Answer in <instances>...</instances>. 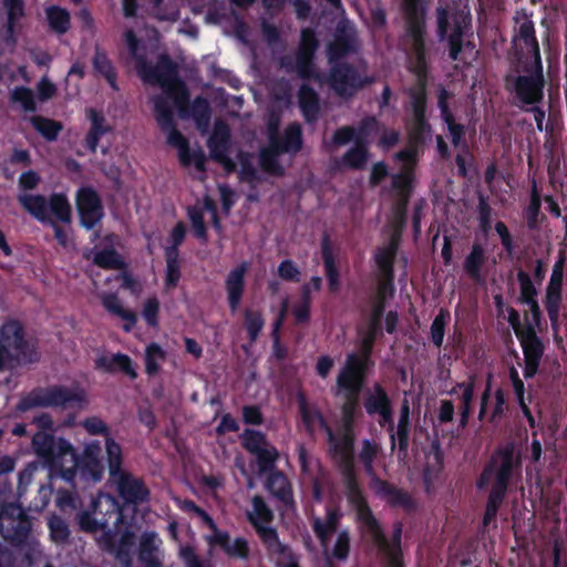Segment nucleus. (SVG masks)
I'll return each mask as SVG.
<instances>
[{
  "label": "nucleus",
  "mask_w": 567,
  "mask_h": 567,
  "mask_svg": "<svg viewBox=\"0 0 567 567\" xmlns=\"http://www.w3.org/2000/svg\"><path fill=\"white\" fill-rule=\"evenodd\" d=\"M40 181L41 178L38 173L29 171L20 176L19 186L25 190L34 189L39 185Z\"/></svg>",
  "instance_id": "51"
},
{
  "label": "nucleus",
  "mask_w": 567,
  "mask_h": 567,
  "mask_svg": "<svg viewBox=\"0 0 567 567\" xmlns=\"http://www.w3.org/2000/svg\"><path fill=\"white\" fill-rule=\"evenodd\" d=\"M86 113L91 121V128L86 135L85 142L87 147L92 152H95L100 137L110 131V126L106 124L104 115L96 110L89 109Z\"/></svg>",
  "instance_id": "19"
},
{
  "label": "nucleus",
  "mask_w": 567,
  "mask_h": 567,
  "mask_svg": "<svg viewBox=\"0 0 567 567\" xmlns=\"http://www.w3.org/2000/svg\"><path fill=\"white\" fill-rule=\"evenodd\" d=\"M229 127L226 123L217 121L214 132L208 140V147L213 158L220 163L227 172L235 169L234 162L228 157Z\"/></svg>",
  "instance_id": "12"
},
{
  "label": "nucleus",
  "mask_w": 567,
  "mask_h": 567,
  "mask_svg": "<svg viewBox=\"0 0 567 567\" xmlns=\"http://www.w3.org/2000/svg\"><path fill=\"white\" fill-rule=\"evenodd\" d=\"M50 27L53 31L63 34L70 28V14L66 10L52 7L47 11Z\"/></svg>",
  "instance_id": "30"
},
{
  "label": "nucleus",
  "mask_w": 567,
  "mask_h": 567,
  "mask_svg": "<svg viewBox=\"0 0 567 567\" xmlns=\"http://www.w3.org/2000/svg\"><path fill=\"white\" fill-rule=\"evenodd\" d=\"M215 542L229 555L238 557H247L248 555V544L244 538H236L235 540H231L227 534L217 532L215 534Z\"/></svg>",
  "instance_id": "27"
},
{
  "label": "nucleus",
  "mask_w": 567,
  "mask_h": 567,
  "mask_svg": "<svg viewBox=\"0 0 567 567\" xmlns=\"http://www.w3.org/2000/svg\"><path fill=\"white\" fill-rule=\"evenodd\" d=\"M244 417L247 423L251 424H260L261 423V414L259 410L255 406H246L244 409Z\"/></svg>",
  "instance_id": "58"
},
{
  "label": "nucleus",
  "mask_w": 567,
  "mask_h": 567,
  "mask_svg": "<svg viewBox=\"0 0 567 567\" xmlns=\"http://www.w3.org/2000/svg\"><path fill=\"white\" fill-rule=\"evenodd\" d=\"M93 512L82 513L79 524L84 532L96 535L99 544L107 550L114 546L115 532L110 527V519H100V516L113 518L114 524L123 522L122 508L114 496L100 494L92 503Z\"/></svg>",
  "instance_id": "3"
},
{
  "label": "nucleus",
  "mask_w": 567,
  "mask_h": 567,
  "mask_svg": "<svg viewBox=\"0 0 567 567\" xmlns=\"http://www.w3.org/2000/svg\"><path fill=\"white\" fill-rule=\"evenodd\" d=\"M248 270L246 262L233 269L226 280L229 306L235 311L240 302L245 286V274Z\"/></svg>",
  "instance_id": "17"
},
{
  "label": "nucleus",
  "mask_w": 567,
  "mask_h": 567,
  "mask_svg": "<svg viewBox=\"0 0 567 567\" xmlns=\"http://www.w3.org/2000/svg\"><path fill=\"white\" fill-rule=\"evenodd\" d=\"M102 303L107 309L109 312L122 318L126 321L124 324V329L130 331L131 328L136 322V315L130 310H126L122 307L121 301L115 295H104L102 297Z\"/></svg>",
  "instance_id": "24"
},
{
  "label": "nucleus",
  "mask_w": 567,
  "mask_h": 567,
  "mask_svg": "<svg viewBox=\"0 0 567 567\" xmlns=\"http://www.w3.org/2000/svg\"><path fill=\"white\" fill-rule=\"evenodd\" d=\"M350 545L347 535H340L334 545L333 555L339 559H344L349 554Z\"/></svg>",
  "instance_id": "53"
},
{
  "label": "nucleus",
  "mask_w": 567,
  "mask_h": 567,
  "mask_svg": "<svg viewBox=\"0 0 567 567\" xmlns=\"http://www.w3.org/2000/svg\"><path fill=\"white\" fill-rule=\"evenodd\" d=\"M240 177L246 182H252L258 179V172L252 163V156L250 154H240Z\"/></svg>",
  "instance_id": "41"
},
{
  "label": "nucleus",
  "mask_w": 567,
  "mask_h": 567,
  "mask_svg": "<svg viewBox=\"0 0 567 567\" xmlns=\"http://www.w3.org/2000/svg\"><path fill=\"white\" fill-rule=\"evenodd\" d=\"M250 520L255 525L257 533L266 546L269 555L276 558L279 566L290 561L293 558L291 549L286 544L280 542L277 532L274 528L257 523L252 516H250Z\"/></svg>",
  "instance_id": "15"
},
{
  "label": "nucleus",
  "mask_w": 567,
  "mask_h": 567,
  "mask_svg": "<svg viewBox=\"0 0 567 567\" xmlns=\"http://www.w3.org/2000/svg\"><path fill=\"white\" fill-rule=\"evenodd\" d=\"M299 103L308 121L317 117L319 111L318 95L313 89L303 84L299 91Z\"/></svg>",
  "instance_id": "26"
},
{
  "label": "nucleus",
  "mask_w": 567,
  "mask_h": 567,
  "mask_svg": "<svg viewBox=\"0 0 567 567\" xmlns=\"http://www.w3.org/2000/svg\"><path fill=\"white\" fill-rule=\"evenodd\" d=\"M278 128H279V118L277 116L272 115L268 122L269 142H272V141L274 142H282L284 141V135L282 136L279 135Z\"/></svg>",
  "instance_id": "55"
},
{
  "label": "nucleus",
  "mask_w": 567,
  "mask_h": 567,
  "mask_svg": "<svg viewBox=\"0 0 567 567\" xmlns=\"http://www.w3.org/2000/svg\"><path fill=\"white\" fill-rule=\"evenodd\" d=\"M250 520L255 525L257 533L266 546L269 555L276 558L279 566L290 561L293 558L291 549L286 544L280 542L277 532L274 528L257 523L252 516H250Z\"/></svg>",
  "instance_id": "13"
},
{
  "label": "nucleus",
  "mask_w": 567,
  "mask_h": 567,
  "mask_svg": "<svg viewBox=\"0 0 567 567\" xmlns=\"http://www.w3.org/2000/svg\"><path fill=\"white\" fill-rule=\"evenodd\" d=\"M252 507L254 513L249 514V517L252 516V518L259 523H270L274 518L271 509L266 505L265 501L260 496H255L252 498Z\"/></svg>",
  "instance_id": "38"
},
{
  "label": "nucleus",
  "mask_w": 567,
  "mask_h": 567,
  "mask_svg": "<svg viewBox=\"0 0 567 567\" xmlns=\"http://www.w3.org/2000/svg\"><path fill=\"white\" fill-rule=\"evenodd\" d=\"M8 12V31L12 32L14 22L23 16L22 0H3Z\"/></svg>",
  "instance_id": "40"
},
{
  "label": "nucleus",
  "mask_w": 567,
  "mask_h": 567,
  "mask_svg": "<svg viewBox=\"0 0 567 567\" xmlns=\"http://www.w3.org/2000/svg\"><path fill=\"white\" fill-rule=\"evenodd\" d=\"M354 136V131L351 126H346L334 133L332 145L340 147L349 143Z\"/></svg>",
  "instance_id": "50"
},
{
  "label": "nucleus",
  "mask_w": 567,
  "mask_h": 567,
  "mask_svg": "<svg viewBox=\"0 0 567 567\" xmlns=\"http://www.w3.org/2000/svg\"><path fill=\"white\" fill-rule=\"evenodd\" d=\"M32 446L35 454L51 467L73 470L78 466L74 449L62 437L39 431L32 437Z\"/></svg>",
  "instance_id": "6"
},
{
  "label": "nucleus",
  "mask_w": 567,
  "mask_h": 567,
  "mask_svg": "<svg viewBox=\"0 0 567 567\" xmlns=\"http://www.w3.org/2000/svg\"><path fill=\"white\" fill-rule=\"evenodd\" d=\"M93 65H94V69L106 79V81L110 83V85L114 90H117V86L115 83V72H114L112 62L109 60L106 53L104 51H102L99 47L95 48Z\"/></svg>",
  "instance_id": "29"
},
{
  "label": "nucleus",
  "mask_w": 567,
  "mask_h": 567,
  "mask_svg": "<svg viewBox=\"0 0 567 567\" xmlns=\"http://www.w3.org/2000/svg\"><path fill=\"white\" fill-rule=\"evenodd\" d=\"M76 204L82 225L89 229L93 228L103 216V207L97 194L90 188H83L78 194Z\"/></svg>",
  "instance_id": "11"
},
{
  "label": "nucleus",
  "mask_w": 567,
  "mask_h": 567,
  "mask_svg": "<svg viewBox=\"0 0 567 567\" xmlns=\"http://www.w3.org/2000/svg\"><path fill=\"white\" fill-rule=\"evenodd\" d=\"M333 365L332 359L329 357H321L317 362V372L320 377L326 378Z\"/></svg>",
  "instance_id": "61"
},
{
  "label": "nucleus",
  "mask_w": 567,
  "mask_h": 567,
  "mask_svg": "<svg viewBox=\"0 0 567 567\" xmlns=\"http://www.w3.org/2000/svg\"><path fill=\"white\" fill-rule=\"evenodd\" d=\"M39 96L42 101L49 100L54 96L56 89L53 83H51L47 78H43L39 85Z\"/></svg>",
  "instance_id": "54"
},
{
  "label": "nucleus",
  "mask_w": 567,
  "mask_h": 567,
  "mask_svg": "<svg viewBox=\"0 0 567 567\" xmlns=\"http://www.w3.org/2000/svg\"><path fill=\"white\" fill-rule=\"evenodd\" d=\"M337 519V514L333 511H329L323 518L317 517L313 520L315 533L324 549L328 548L330 536L336 532Z\"/></svg>",
  "instance_id": "23"
},
{
  "label": "nucleus",
  "mask_w": 567,
  "mask_h": 567,
  "mask_svg": "<svg viewBox=\"0 0 567 567\" xmlns=\"http://www.w3.org/2000/svg\"><path fill=\"white\" fill-rule=\"evenodd\" d=\"M298 18L305 19L310 12V6L306 0H292Z\"/></svg>",
  "instance_id": "64"
},
{
  "label": "nucleus",
  "mask_w": 567,
  "mask_h": 567,
  "mask_svg": "<svg viewBox=\"0 0 567 567\" xmlns=\"http://www.w3.org/2000/svg\"><path fill=\"white\" fill-rule=\"evenodd\" d=\"M49 213L55 215V217L63 223H70L71 220V206L66 198L62 195H53L50 198Z\"/></svg>",
  "instance_id": "32"
},
{
  "label": "nucleus",
  "mask_w": 567,
  "mask_h": 567,
  "mask_svg": "<svg viewBox=\"0 0 567 567\" xmlns=\"http://www.w3.org/2000/svg\"><path fill=\"white\" fill-rule=\"evenodd\" d=\"M254 455L257 456L258 474L261 475L266 472H271L278 458L277 450L271 445H267Z\"/></svg>",
  "instance_id": "33"
},
{
  "label": "nucleus",
  "mask_w": 567,
  "mask_h": 567,
  "mask_svg": "<svg viewBox=\"0 0 567 567\" xmlns=\"http://www.w3.org/2000/svg\"><path fill=\"white\" fill-rule=\"evenodd\" d=\"M158 308H159V302L156 298H150L145 302L143 316L150 326L154 327L157 324Z\"/></svg>",
  "instance_id": "48"
},
{
  "label": "nucleus",
  "mask_w": 567,
  "mask_h": 567,
  "mask_svg": "<svg viewBox=\"0 0 567 567\" xmlns=\"http://www.w3.org/2000/svg\"><path fill=\"white\" fill-rule=\"evenodd\" d=\"M110 482L118 495L128 504H140L148 499L150 491L143 480L122 468L121 446L112 439L106 440Z\"/></svg>",
  "instance_id": "4"
},
{
  "label": "nucleus",
  "mask_w": 567,
  "mask_h": 567,
  "mask_svg": "<svg viewBox=\"0 0 567 567\" xmlns=\"http://www.w3.org/2000/svg\"><path fill=\"white\" fill-rule=\"evenodd\" d=\"M336 398L341 403L342 425L338 434H334L328 426L321 413L311 408L305 399L299 402L302 422L309 432L313 434L317 429H323L329 437L332 460L341 472L349 489V499L352 501L354 493L353 475V411H354V353L347 358L346 365L337 378L334 390Z\"/></svg>",
  "instance_id": "1"
},
{
  "label": "nucleus",
  "mask_w": 567,
  "mask_h": 567,
  "mask_svg": "<svg viewBox=\"0 0 567 567\" xmlns=\"http://www.w3.org/2000/svg\"><path fill=\"white\" fill-rule=\"evenodd\" d=\"M301 148V127L297 123L290 124L282 142H269L268 146L259 152V165L264 172L272 176H282L284 167L278 157L284 153H297Z\"/></svg>",
  "instance_id": "8"
},
{
  "label": "nucleus",
  "mask_w": 567,
  "mask_h": 567,
  "mask_svg": "<svg viewBox=\"0 0 567 567\" xmlns=\"http://www.w3.org/2000/svg\"><path fill=\"white\" fill-rule=\"evenodd\" d=\"M83 425H84L85 430L90 434H93V435L102 434L107 431L106 424L100 417H96V416L86 419L84 421Z\"/></svg>",
  "instance_id": "52"
},
{
  "label": "nucleus",
  "mask_w": 567,
  "mask_h": 567,
  "mask_svg": "<svg viewBox=\"0 0 567 567\" xmlns=\"http://www.w3.org/2000/svg\"><path fill=\"white\" fill-rule=\"evenodd\" d=\"M321 254L330 288L336 290L338 288V270L336 266L333 248L327 235H324L322 238Z\"/></svg>",
  "instance_id": "21"
},
{
  "label": "nucleus",
  "mask_w": 567,
  "mask_h": 567,
  "mask_svg": "<svg viewBox=\"0 0 567 567\" xmlns=\"http://www.w3.org/2000/svg\"><path fill=\"white\" fill-rule=\"evenodd\" d=\"M31 530V522L16 503L0 505V535L14 546L23 544Z\"/></svg>",
  "instance_id": "9"
},
{
  "label": "nucleus",
  "mask_w": 567,
  "mask_h": 567,
  "mask_svg": "<svg viewBox=\"0 0 567 567\" xmlns=\"http://www.w3.org/2000/svg\"><path fill=\"white\" fill-rule=\"evenodd\" d=\"M49 527L51 537L55 543H64L70 536L68 524L58 516H52L49 519Z\"/></svg>",
  "instance_id": "37"
},
{
  "label": "nucleus",
  "mask_w": 567,
  "mask_h": 567,
  "mask_svg": "<svg viewBox=\"0 0 567 567\" xmlns=\"http://www.w3.org/2000/svg\"><path fill=\"white\" fill-rule=\"evenodd\" d=\"M0 347L18 365L39 360L34 343L27 339L24 329L19 321L9 320L1 326Z\"/></svg>",
  "instance_id": "7"
},
{
  "label": "nucleus",
  "mask_w": 567,
  "mask_h": 567,
  "mask_svg": "<svg viewBox=\"0 0 567 567\" xmlns=\"http://www.w3.org/2000/svg\"><path fill=\"white\" fill-rule=\"evenodd\" d=\"M101 447L96 444L86 446L84 456L86 466L91 467L95 481L100 480L103 472V465L99 460Z\"/></svg>",
  "instance_id": "35"
},
{
  "label": "nucleus",
  "mask_w": 567,
  "mask_h": 567,
  "mask_svg": "<svg viewBox=\"0 0 567 567\" xmlns=\"http://www.w3.org/2000/svg\"><path fill=\"white\" fill-rule=\"evenodd\" d=\"M318 42L315 33L310 29H305L301 32V42L296 54V70L302 79H316L320 81L315 66L312 58L317 50Z\"/></svg>",
  "instance_id": "10"
},
{
  "label": "nucleus",
  "mask_w": 567,
  "mask_h": 567,
  "mask_svg": "<svg viewBox=\"0 0 567 567\" xmlns=\"http://www.w3.org/2000/svg\"><path fill=\"white\" fill-rule=\"evenodd\" d=\"M11 99L14 102L21 103L27 111H33L35 109L33 92L30 89L23 86L16 87L12 91Z\"/></svg>",
  "instance_id": "42"
},
{
  "label": "nucleus",
  "mask_w": 567,
  "mask_h": 567,
  "mask_svg": "<svg viewBox=\"0 0 567 567\" xmlns=\"http://www.w3.org/2000/svg\"><path fill=\"white\" fill-rule=\"evenodd\" d=\"M140 73L145 82L158 84L162 87V94L151 97L155 121L158 127L167 133L168 144L178 150L182 163L188 165V141L176 128L174 121V109L178 111L182 118L189 116L187 90L177 76L176 65L166 55H162L155 69L141 63Z\"/></svg>",
  "instance_id": "2"
},
{
  "label": "nucleus",
  "mask_w": 567,
  "mask_h": 567,
  "mask_svg": "<svg viewBox=\"0 0 567 567\" xmlns=\"http://www.w3.org/2000/svg\"><path fill=\"white\" fill-rule=\"evenodd\" d=\"M212 110L207 100L196 97L190 107V116L195 120L197 128L206 133L210 123Z\"/></svg>",
  "instance_id": "25"
},
{
  "label": "nucleus",
  "mask_w": 567,
  "mask_h": 567,
  "mask_svg": "<svg viewBox=\"0 0 567 567\" xmlns=\"http://www.w3.org/2000/svg\"><path fill=\"white\" fill-rule=\"evenodd\" d=\"M279 276L285 280L299 281L300 271L291 260H285L279 265Z\"/></svg>",
  "instance_id": "49"
},
{
  "label": "nucleus",
  "mask_w": 567,
  "mask_h": 567,
  "mask_svg": "<svg viewBox=\"0 0 567 567\" xmlns=\"http://www.w3.org/2000/svg\"><path fill=\"white\" fill-rule=\"evenodd\" d=\"M31 123L33 127L49 141L55 140L58 134L62 130V124L60 122L45 118L42 116H33L31 118Z\"/></svg>",
  "instance_id": "31"
},
{
  "label": "nucleus",
  "mask_w": 567,
  "mask_h": 567,
  "mask_svg": "<svg viewBox=\"0 0 567 567\" xmlns=\"http://www.w3.org/2000/svg\"><path fill=\"white\" fill-rule=\"evenodd\" d=\"M241 439L244 447L251 454L259 452L270 444L261 432L254 430H246L243 433Z\"/></svg>",
  "instance_id": "34"
},
{
  "label": "nucleus",
  "mask_w": 567,
  "mask_h": 567,
  "mask_svg": "<svg viewBox=\"0 0 567 567\" xmlns=\"http://www.w3.org/2000/svg\"><path fill=\"white\" fill-rule=\"evenodd\" d=\"M330 83L339 95L351 96L354 87L353 70L349 65L336 62L332 66Z\"/></svg>",
  "instance_id": "16"
},
{
  "label": "nucleus",
  "mask_w": 567,
  "mask_h": 567,
  "mask_svg": "<svg viewBox=\"0 0 567 567\" xmlns=\"http://www.w3.org/2000/svg\"><path fill=\"white\" fill-rule=\"evenodd\" d=\"M187 567H209L207 564L200 561L190 548L182 550Z\"/></svg>",
  "instance_id": "57"
},
{
  "label": "nucleus",
  "mask_w": 567,
  "mask_h": 567,
  "mask_svg": "<svg viewBox=\"0 0 567 567\" xmlns=\"http://www.w3.org/2000/svg\"><path fill=\"white\" fill-rule=\"evenodd\" d=\"M164 359V352L157 344L153 343L146 350V371L154 374L158 370L157 360Z\"/></svg>",
  "instance_id": "43"
},
{
  "label": "nucleus",
  "mask_w": 567,
  "mask_h": 567,
  "mask_svg": "<svg viewBox=\"0 0 567 567\" xmlns=\"http://www.w3.org/2000/svg\"><path fill=\"white\" fill-rule=\"evenodd\" d=\"M181 272H179V266L178 265H166V285L169 288H173L177 285V281L179 280Z\"/></svg>",
  "instance_id": "56"
},
{
  "label": "nucleus",
  "mask_w": 567,
  "mask_h": 567,
  "mask_svg": "<svg viewBox=\"0 0 567 567\" xmlns=\"http://www.w3.org/2000/svg\"><path fill=\"white\" fill-rule=\"evenodd\" d=\"M33 423L38 425L40 431L50 430L53 426V420L50 414L41 413L33 417Z\"/></svg>",
  "instance_id": "59"
},
{
  "label": "nucleus",
  "mask_w": 567,
  "mask_h": 567,
  "mask_svg": "<svg viewBox=\"0 0 567 567\" xmlns=\"http://www.w3.org/2000/svg\"><path fill=\"white\" fill-rule=\"evenodd\" d=\"M38 470L35 463H29L19 474V483L29 484L32 481L34 472Z\"/></svg>",
  "instance_id": "60"
},
{
  "label": "nucleus",
  "mask_w": 567,
  "mask_h": 567,
  "mask_svg": "<svg viewBox=\"0 0 567 567\" xmlns=\"http://www.w3.org/2000/svg\"><path fill=\"white\" fill-rule=\"evenodd\" d=\"M96 367L111 373L121 371L127 374L131 379H135L137 377L132 367V361L126 354L117 353L102 355L96 360Z\"/></svg>",
  "instance_id": "18"
},
{
  "label": "nucleus",
  "mask_w": 567,
  "mask_h": 567,
  "mask_svg": "<svg viewBox=\"0 0 567 567\" xmlns=\"http://www.w3.org/2000/svg\"><path fill=\"white\" fill-rule=\"evenodd\" d=\"M250 520L255 525L257 533L266 546L269 555L276 558L279 566L290 561L293 558L291 549L286 544L280 542L277 532L274 528L257 523L252 516H250Z\"/></svg>",
  "instance_id": "14"
},
{
  "label": "nucleus",
  "mask_w": 567,
  "mask_h": 567,
  "mask_svg": "<svg viewBox=\"0 0 567 567\" xmlns=\"http://www.w3.org/2000/svg\"><path fill=\"white\" fill-rule=\"evenodd\" d=\"M267 488L279 499L287 502L290 496V486L287 477L280 472H270Z\"/></svg>",
  "instance_id": "28"
},
{
  "label": "nucleus",
  "mask_w": 567,
  "mask_h": 567,
  "mask_svg": "<svg viewBox=\"0 0 567 567\" xmlns=\"http://www.w3.org/2000/svg\"><path fill=\"white\" fill-rule=\"evenodd\" d=\"M185 237V227L182 223L177 224L172 233H171V239L173 245L172 246H178L182 244Z\"/></svg>",
  "instance_id": "63"
},
{
  "label": "nucleus",
  "mask_w": 567,
  "mask_h": 567,
  "mask_svg": "<svg viewBox=\"0 0 567 567\" xmlns=\"http://www.w3.org/2000/svg\"><path fill=\"white\" fill-rule=\"evenodd\" d=\"M350 50L348 41L343 37H338L329 47L330 61H338Z\"/></svg>",
  "instance_id": "44"
},
{
  "label": "nucleus",
  "mask_w": 567,
  "mask_h": 567,
  "mask_svg": "<svg viewBox=\"0 0 567 567\" xmlns=\"http://www.w3.org/2000/svg\"><path fill=\"white\" fill-rule=\"evenodd\" d=\"M138 557L146 567H162V563L158 558L156 535L154 533H144L142 535Z\"/></svg>",
  "instance_id": "20"
},
{
  "label": "nucleus",
  "mask_w": 567,
  "mask_h": 567,
  "mask_svg": "<svg viewBox=\"0 0 567 567\" xmlns=\"http://www.w3.org/2000/svg\"><path fill=\"white\" fill-rule=\"evenodd\" d=\"M94 264L107 269H117L121 266L118 255L114 250L99 251L94 256Z\"/></svg>",
  "instance_id": "39"
},
{
  "label": "nucleus",
  "mask_w": 567,
  "mask_h": 567,
  "mask_svg": "<svg viewBox=\"0 0 567 567\" xmlns=\"http://www.w3.org/2000/svg\"><path fill=\"white\" fill-rule=\"evenodd\" d=\"M133 544L134 534L132 532H125L121 537V548L117 551V558L125 564V567H131L132 560L124 549L125 547H131Z\"/></svg>",
  "instance_id": "46"
},
{
  "label": "nucleus",
  "mask_w": 567,
  "mask_h": 567,
  "mask_svg": "<svg viewBox=\"0 0 567 567\" xmlns=\"http://www.w3.org/2000/svg\"><path fill=\"white\" fill-rule=\"evenodd\" d=\"M124 37H125V41H126V44L128 47L130 53L132 54L133 58L136 59L137 72H140L141 63H145V65L147 68H152V69H155L157 66V64L155 66L148 65L143 58H140V56L136 55L137 47H138V40L135 37L133 30H127L125 32ZM138 74L141 75V73H138Z\"/></svg>",
  "instance_id": "45"
},
{
  "label": "nucleus",
  "mask_w": 567,
  "mask_h": 567,
  "mask_svg": "<svg viewBox=\"0 0 567 567\" xmlns=\"http://www.w3.org/2000/svg\"><path fill=\"white\" fill-rule=\"evenodd\" d=\"M219 193L223 202V208L228 212L233 205V190L228 186H219Z\"/></svg>",
  "instance_id": "62"
},
{
  "label": "nucleus",
  "mask_w": 567,
  "mask_h": 567,
  "mask_svg": "<svg viewBox=\"0 0 567 567\" xmlns=\"http://www.w3.org/2000/svg\"><path fill=\"white\" fill-rule=\"evenodd\" d=\"M245 326L251 341H255L264 327V319L261 313L259 311L247 309L245 311Z\"/></svg>",
  "instance_id": "36"
},
{
  "label": "nucleus",
  "mask_w": 567,
  "mask_h": 567,
  "mask_svg": "<svg viewBox=\"0 0 567 567\" xmlns=\"http://www.w3.org/2000/svg\"><path fill=\"white\" fill-rule=\"evenodd\" d=\"M21 205L35 218L45 221L49 219V205L44 196L41 195H20Z\"/></svg>",
  "instance_id": "22"
},
{
  "label": "nucleus",
  "mask_w": 567,
  "mask_h": 567,
  "mask_svg": "<svg viewBox=\"0 0 567 567\" xmlns=\"http://www.w3.org/2000/svg\"><path fill=\"white\" fill-rule=\"evenodd\" d=\"M189 218H190L195 235L198 238L206 239V226L204 223V217H203L202 212L198 209L189 210Z\"/></svg>",
  "instance_id": "47"
},
{
  "label": "nucleus",
  "mask_w": 567,
  "mask_h": 567,
  "mask_svg": "<svg viewBox=\"0 0 567 567\" xmlns=\"http://www.w3.org/2000/svg\"><path fill=\"white\" fill-rule=\"evenodd\" d=\"M87 403L86 393L80 388L52 386L34 390L18 404L24 412L38 406H61L63 409H82Z\"/></svg>",
  "instance_id": "5"
}]
</instances>
